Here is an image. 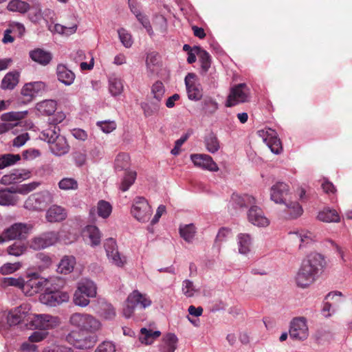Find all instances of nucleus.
Listing matches in <instances>:
<instances>
[{"label":"nucleus","mask_w":352,"mask_h":352,"mask_svg":"<svg viewBox=\"0 0 352 352\" xmlns=\"http://www.w3.org/2000/svg\"><path fill=\"white\" fill-rule=\"evenodd\" d=\"M324 266L323 256L318 253H311L303 260L299 268L295 280L296 285L305 288L312 284L318 274Z\"/></svg>","instance_id":"f257e3e1"},{"label":"nucleus","mask_w":352,"mask_h":352,"mask_svg":"<svg viewBox=\"0 0 352 352\" xmlns=\"http://www.w3.org/2000/svg\"><path fill=\"white\" fill-rule=\"evenodd\" d=\"M62 280L55 281L53 286L50 285L46 287L45 292L40 296V301L47 306L56 307L63 302H67L69 296L67 292L60 290L61 287L59 283Z\"/></svg>","instance_id":"f03ea898"},{"label":"nucleus","mask_w":352,"mask_h":352,"mask_svg":"<svg viewBox=\"0 0 352 352\" xmlns=\"http://www.w3.org/2000/svg\"><path fill=\"white\" fill-rule=\"evenodd\" d=\"M152 300L146 294H142L138 290L133 291L127 297L123 308V314L125 318H130L136 307L146 309L150 307Z\"/></svg>","instance_id":"7ed1b4c3"},{"label":"nucleus","mask_w":352,"mask_h":352,"mask_svg":"<svg viewBox=\"0 0 352 352\" xmlns=\"http://www.w3.org/2000/svg\"><path fill=\"white\" fill-rule=\"evenodd\" d=\"M70 324L82 331L94 333L100 327V322L88 314L74 313L69 318Z\"/></svg>","instance_id":"20e7f679"},{"label":"nucleus","mask_w":352,"mask_h":352,"mask_svg":"<svg viewBox=\"0 0 352 352\" xmlns=\"http://www.w3.org/2000/svg\"><path fill=\"white\" fill-rule=\"evenodd\" d=\"M55 281H59L57 278H40L34 275L25 281L24 294L26 296H33L41 291L45 290L50 285L53 286Z\"/></svg>","instance_id":"39448f33"},{"label":"nucleus","mask_w":352,"mask_h":352,"mask_svg":"<svg viewBox=\"0 0 352 352\" xmlns=\"http://www.w3.org/2000/svg\"><path fill=\"white\" fill-rule=\"evenodd\" d=\"M131 214L138 221L147 222L152 214V209L147 200L143 197L134 199L131 207Z\"/></svg>","instance_id":"423d86ee"},{"label":"nucleus","mask_w":352,"mask_h":352,"mask_svg":"<svg viewBox=\"0 0 352 352\" xmlns=\"http://www.w3.org/2000/svg\"><path fill=\"white\" fill-rule=\"evenodd\" d=\"M58 240V233L54 231L43 232L28 241V246L34 250H40L54 245Z\"/></svg>","instance_id":"0eeeda50"},{"label":"nucleus","mask_w":352,"mask_h":352,"mask_svg":"<svg viewBox=\"0 0 352 352\" xmlns=\"http://www.w3.org/2000/svg\"><path fill=\"white\" fill-rule=\"evenodd\" d=\"M52 201V195L42 191L31 195L25 201V208L32 210H41Z\"/></svg>","instance_id":"6e6552de"},{"label":"nucleus","mask_w":352,"mask_h":352,"mask_svg":"<svg viewBox=\"0 0 352 352\" xmlns=\"http://www.w3.org/2000/svg\"><path fill=\"white\" fill-rule=\"evenodd\" d=\"M65 116L63 113H58L50 119V126L44 130H43L39 133V139L47 142L49 145L52 144L53 141L60 135L59 128L56 126L58 124L60 123Z\"/></svg>","instance_id":"1a4fd4ad"},{"label":"nucleus","mask_w":352,"mask_h":352,"mask_svg":"<svg viewBox=\"0 0 352 352\" xmlns=\"http://www.w3.org/2000/svg\"><path fill=\"white\" fill-rule=\"evenodd\" d=\"M29 320L31 327L41 330L52 329L58 326L59 323L57 317L47 314H34L32 318H27V321Z\"/></svg>","instance_id":"9d476101"},{"label":"nucleus","mask_w":352,"mask_h":352,"mask_svg":"<svg viewBox=\"0 0 352 352\" xmlns=\"http://www.w3.org/2000/svg\"><path fill=\"white\" fill-rule=\"evenodd\" d=\"M104 247L109 262L117 267H122L126 260L125 256H121L118 252L116 241L112 238L106 239Z\"/></svg>","instance_id":"9b49d317"},{"label":"nucleus","mask_w":352,"mask_h":352,"mask_svg":"<svg viewBox=\"0 0 352 352\" xmlns=\"http://www.w3.org/2000/svg\"><path fill=\"white\" fill-rule=\"evenodd\" d=\"M308 336L309 329L306 318L304 317L294 318L290 324V338L296 340H304L308 338Z\"/></svg>","instance_id":"f8f14e48"},{"label":"nucleus","mask_w":352,"mask_h":352,"mask_svg":"<svg viewBox=\"0 0 352 352\" xmlns=\"http://www.w3.org/2000/svg\"><path fill=\"white\" fill-rule=\"evenodd\" d=\"M248 96L249 89L246 84H239L231 89L226 105L227 107H233L239 103L245 102L248 101Z\"/></svg>","instance_id":"ddd939ff"},{"label":"nucleus","mask_w":352,"mask_h":352,"mask_svg":"<svg viewBox=\"0 0 352 352\" xmlns=\"http://www.w3.org/2000/svg\"><path fill=\"white\" fill-rule=\"evenodd\" d=\"M30 307L28 304H23L9 311L7 315V324L9 327L15 326L30 318Z\"/></svg>","instance_id":"4468645a"},{"label":"nucleus","mask_w":352,"mask_h":352,"mask_svg":"<svg viewBox=\"0 0 352 352\" xmlns=\"http://www.w3.org/2000/svg\"><path fill=\"white\" fill-rule=\"evenodd\" d=\"M258 133L273 153L279 154L281 153L283 150L282 144L274 130L267 129L266 131H258Z\"/></svg>","instance_id":"2eb2a0df"},{"label":"nucleus","mask_w":352,"mask_h":352,"mask_svg":"<svg viewBox=\"0 0 352 352\" xmlns=\"http://www.w3.org/2000/svg\"><path fill=\"white\" fill-rule=\"evenodd\" d=\"M197 76L194 73H188L184 79L188 98L190 100L198 101L202 97V89L196 82Z\"/></svg>","instance_id":"dca6fc26"},{"label":"nucleus","mask_w":352,"mask_h":352,"mask_svg":"<svg viewBox=\"0 0 352 352\" xmlns=\"http://www.w3.org/2000/svg\"><path fill=\"white\" fill-rule=\"evenodd\" d=\"M289 192V186L281 182H276L270 189L271 200L276 204H284Z\"/></svg>","instance_id":"f3484780"},{"label":"nucleus","mask_w":352,"mask_h":352,"mask_svg":"<svg viewBox=\"0 0 352 352\" xmlns=\"http://www.w3.org/2000/svg\"><path fill=\"white\" fill-rule=\"evenodd\" d=\"M190 160L195 166L212 172L219 170L217 164L214 162L211 156L206 154H192Z\"/></svg>","instance_id":"a211bd4d"},{"label":"nucleus","mask_w":352,"mask_h":352,"mask_svg":"<svg viewBox=\"0 0 352 352\" xmlns=\"http://www.w3.org/2000/svg\"><path fill=\"white\" fill-rule=\"evenodd\" d=\"M248 219L250 223L257 227H266L270 224L269 219L265 216L261 208L252 204L248 211Z\"/></svg>","instance_id":"6ab92c4d"},{"label":"nucleus","mask_w":352,"mask_h":352,"mask_svg":"<svg viewBox=\"0 0 352 352\" xmlns=\"http://www.w3.org/2000/svg\"><path fill=\"white\" fill-rule=\"evenodd\" d=\"M256 199L250 195L233 193L229 203V207L236 211L245 208H250L252 204H256Z\"/></svg>","instance_id":"aec40b11"},{"label":"nucleus","mask_w":352,"mask_h":352,"mask_svg":"<svg viewBox=\"0 0 352 352\" xmlns=\"http://www.w3.org/2000/svg\"><path fill=\"white\" fill-rule=\"evenodd\" d=\"M28 228L25 223H16L6 229L3 235L7 240H14L26 237Z\"/></svg>","instance_id":"412c9836"},{"label":"nucleus","mask_w":352,"mask_h":352,"mask_svg":"<svg viewBox=\"0 0 352 352\" xmlns=\"http://www.w3.org/2000/svg\"><path fill=\"white\" fill-rule=\"evenodd\" d=\"M45 88V85L41 81L26 83L21 89V94L26 98L25 102H30L41 91Z\"/></svg>","instance_id":"4be33fe9"},{"label":"nucleus","mask_w":352,"mask_h":352,"mask_svg":"<svg viewBox=\"0 0 352 352\" xmlns=\"http://www.w3.org/2000/svg\"><path fill=\"white\" fill-rule=\"evenodd\" d=\"M69 145L66 138L59 135L57 138L54 140L50 144V151L56 156H62L67 154L69 151Z\"/></svg>","instance_id":"5701e85b"},{"label":"nucleus","mask_w":352,"mask_h":352,"mask_svg":"<svg viewBox=\"0 0 352 352\" xmlns=\"http://www.w3.org/2000/svg\"><path fill=\"white\" fill-rule=\"evenodd\" d=\"M67 217L65 209L61 206L54 205L46 212L45 218L48 222L55 223L65 220Z\"/></svg>","instance_id":"b1692460"},{"label":"nucleus","mask_w":352,"mask_h":352,"mask_svg":"<svg viewBox=\"0 0 352 352\" xmlns=\"http://www.w3.org/2000/svg\"><path fill=\"white\" fill-rule=\"evenodd\" d=\"M56 74L58 80L67 86L71 85L75 80L74 73L64 65H58Z\"/></svg>","instance_id":"393cba45"},{"label":"nucleus","mask_w":352,"mask_h":352,"mask_svg":"<svg viewBox=\"0 0 352 352\" xmlns=\"http://www.w3.org/2000/svg\"><path fill=\"white\" fill-rule=\"evenodd\" d=\"M31 59L42 65H47L50 63L52 56L50 52L41 48H36L30 52Z\"/></svg>","instance_id":"a878e982"},{"label":"nucleus","mask_w":352,"mask_h":352,"mask_svg":"<svg viewBox=\"0 0 352 352\" xmlns=\"http://www.w3.org/2000/svg\"><path fill=\"white\" fill-rule=\"evenodd\" d=\"M76 289L87 297L94 298L97 294L96 285L89 279H82L79 281Z\"/></svg>","instance_id":"bb28decb"},{"label":"nucleus","mask_w":352,"mask_h":352,"mask_svg":"<svg viewBox=\"0 0 352 352\" xmlns=\"http://www.w3.org/2000/svg\"><path fill=\"white\" fill-rule=\"evenodd\" d=\"M195 50L199 58L201 68L200 73L201 75H206L211 67L212 58L208 52L200 47H196Z\"/></svg>","instance_id":"cd10ccee"},{"label":"nucleus","mask_w":352,"mask_h":352,"mask_svg":"<svg viewBox=\"0 0 352 352\" xmlns=\"http://www.w3.org/2000/svg\"><path fill=\"white\" fill-rule=\"evenodd\" d=\"M18 197L14 195L12 186L0 189V205L4 206H14Z\"/></svg>","instance_id":"c85d7f7f"},{"label":"nucleus","mask_w":352,"mask_h":352,"mask_svg":"<svg viewBox=\"0 0 352 352\" xmlns=\"http://www.w3.org/2000/svg\"><path fill=\"white\" fill-rule=\"evenodd\" d=\"M178 338L175 334L168 333L164 336L160 346L161 352H175L177 349Z\"/></svg>","instance_id":"c756f323"},{"label":"nucleus","mask_w":352,"mask_h":352,"mask_svg":"<svg viewBox=\"0 0 352 352\" xmlns=\"http://www.w3.org/2000/svg\"><path fill=\"white\" fill-rule=\"evenodd\" d=\"M109 91L110 94L113 96H120L124 89L122 80L116 75H111L109 77Z\"/></svg>","instance_id":"7c9ffc66"},{"label":"nucleus","mask_w":352,"mask_h":352,"mask_svg":"<svg viewBox=\"0 0 352 352\" xmlns=\"http://www.w3.org/2000/svg\"><path fill=\"white\" fill-rule=\"evenodd\" d=\"M76 264V258L73 256H64L57 268V272L61 274H67L72 272Z\"/></svg>","instance_id":"2f4dec72"},{"label":"nucleus","mask_w":352,"mask_h":352,"mask_svg":"<svg viewBox=\"0 0 352 352\" xmlns=\"http://www.w3.org/2000/svg\"><path fill=\"white\" fill-rule=\"evenodd\" d=\"M19 74L16 72H10L5 75L1 80L2 89H13L19 82Z\"/></svg>","instance_id":"473e14b6"},{"label":"nucleus","mask_w":352,"mask_h":352,"mask_svg":"<svg viewBox=\"0 0 352 352\" xmlns=\"http://www.w3.org/2000/svg\"><path fill=\"white\" fill-rule=\"evenodd\" d=\"M36 108L41 114L51 116L56 110V102L53 100H45L37 103Z\"/></svg>","instance_id":"72a5a7b5"},{"label":"nucleus","mask_w":352,"mask_h":352,"mask_svg":"<svg viewBox=\"0 0 352 352\" xmlns=\"http://www.w3.org/2000/svg\"><path fill=\"white\" fill-rule=\"evenodd\" d=\"M239 252L241 254L247 255L250 251L252 244L250 235L241 233L237 236Z\"/></svg>","instance_id":"f704fd0d"},{"label":"nucleus","mask_w":352,"mask_h":352,"mask_svg":"<svg viewBox=\"0 0 352 352\" xmlns=\"http://www.w3.org/2000/svg\"><path fill=\"white\" fill-rule=\"evenodd\" d=\"M318 219L323 222H339L340 220L338 212L334 209L324 208L318 214Z\"/></svg>","instance_id":"c9c22d12"},{"label":"nucleus","mask_w":352,"mask_h":352,"mask_svg":"<svg viewBox=\"0 0 352 352\" xmlns=\"http://www.w3.org/2000/svg\"><path fill=\"white\" fill-rule=\"evenodd\" d=\"M7 9L10 12L25 14L30 10V5L22 0H11L7 6Z\"/></svg>","instance_id":"e433bc0d"},{"label":"nucleus","mask_w":352,"mask_h":352,"mask_svg":"<svg viewBox=\"0 0 352 352\" xmlns=\"http://www.w3.org/2000/svg\"><path fill=\"white\" fill-rule=\"evenodd\" d=\"M85 232L90 241L91 246H96L100 243L101 234L99 229L95 226H87L85 228Z\"/></svg>","instance_id":"4c0bfd02"},{"label":"nucleus","mask_w":352,"mask_h":352,"mask_svg":"<svg viewBox=\"0 0 352 352\" xmlns=\"http://www.w3.org/2000/svg\"><path fill=\"white\" fill-rule=\"evenodd\" d=\"M179 231L180 236L188 243L192 241L196 233L195 227L192 223L181 225Z\"/></svg>","instance_id":"58836bf2"},{"label":"nucleus","mask_w":352,"mask_h":352,"mask_svg":"<svg viewBox=\"0 0 352 352\" xmlns=\"http://www.w3.org/2000/svg\"><path fill=\"white\" fill-rule=\"evenodd\" d=\"M141 335L139 340L141 343L145 344H151L154 340L158 338L161 333L159 331H153L148 330L146 328H142L140 330Z\"/></svg>","instance_id":"ea45409f"},{"label":"nucleus","mask_w":352,"mask_h":352,"mask_svg":"<svg viewBox=\"0 0 352 352\" xmlns=\"http://www.w3.org/2000/svg\"><path fill=\"white\" fill-rule=\"evenodd\" d=\"M204 144L207 151L210 153H215L220 148L218 138L213 133H210L205 137Z\"/></svg>","instance_id":"a19ab883"},{"label":"nucleus","mask_w":352,"mask_h":352,"mask_svg":"<svg viewBox=\"0 0 352 352\" xmlns=\"http://www.w3.org/2000/svg\"><path fill=\"white\" fill-rule=\"evenodd\" d=\"M136 176L137 175L135 171L129 170L126 172L124 176L122 179L120 189L123 192L128 190L135 182Z\"/></svg>","instance_id":"79ce46f5"},{"label":"nucleus","mask_w":352,"mask_h":352,"mask_svg":"<svg viewBox=\"0 0 352 352\" xmlns=\"http://www.w3.org/2000/svg\"><path fill=\"white\" fill-rule=\"evenodd\" d=\"M28 250V245L21 241L14 242L8 247L7 252L9 255L20 256L23 255Z\"/></svg>","instance_id":"37998d69"},{"label":"nucleus","mask_w":352,"mask_h":352,"mask_svg":"<svg viewBox=\"0 0 352 352\" xmlns=\"http://www.w3.org/2000/svg\"><path fill=\"white\" fill-rule=\"evenodd\" d=\"M36 263L40 270H44L50 267L52 264V260L49 254L39 252L36 254Z\"/></svg>","instance_id":"c03bdc74"},{"label":"nucleus","mask_w":352,"mask_h":352,"mask_svg":"<svg viewBox=\"0 0 352 352\" xmlns=\"http://www.w3.org/2000/svg\"><path fill=\"white\" fill-rule=\"evenodd\" d=\"M130 157L127 153H120L115 160V169L116 170H126L129 166Z\"/></svg>","instance_id":"a18cd8bd"},{"label":"nucleus","mask_w":352,"mask_h":352,"mask_svg":"<svg viewBox=\"0 0 352 352\" xmlns=\"http://www.w3.org/2000/svg\"><path fill=\"white\" fill-rule=\"evenodd\" d=\"M165 94V87L164 84L160 81H156L151 87V94L153 98L157 102H160Z\"/></svg>","instance_id":"49530a36"},{"label":"nucleus","mask_w":352,"mask_h":352,"mask_svg":"<svg viewBox=\"0 0 352 352\" xmlns=\"http://www.w3.org/2000/svg\"><path fill=\"white\" fill-rule=\"evenodd\" d=\"M284 204L286 206L287 212L291 219H296L302 214V208L298 202H286Z\"/></svg>","instance_id":"de8ad7c7"},{"label":"nucleus","mask_w":352,"mask_h":352,"mask_svg":"<svg viewBox=\"0 0 352 352\" xmlns=\"http://www.w3.org/2000/svg\"><path fill=\"white\" fill-rule=\"evenodd\" d=\"M25 281L21 277L14 278V277H7L3 278L2 280V284L5 287L13 286L17 288H19L24 293L25 291Z\"/></svg>","instance_id":"09e8293b"},{"label":"nucleus","mask_w":352,"mask_h":352,"mask_svg":"<svg viewBox=\"0 0 352 352\" xmlns=\"http://www.w3.org/2000/svg\"><path fill=\"white\" fill-rule=\"evenodd\" d=\"M97 210L98 216L106 219L111 214L112 207L108 201L100 200L98 203Z\"/></svg>","instance_id":"8fccbe9b"},{"label":"nucleus","mask_w":352,"mask_h":352,"mask_svg":"<svg viewBox=\"0 0 352 352\" xmlns=\"http://www.w3.org/2000/svg\"><path fill=\"white\" fill-rule=\"evenodd\" d=\"M140 105L146 117L157 113L160 109V102H152L151 103L142 102Z\"/></svg>","instance_id":"3c124183"},{"label":"nucleus","mask_w":352,"mask_h":352,"mask_svg":"<svg viewBox=\"0 0 352 352\" xmlns=\"http://www.w3.org/2000/svg\"><path fill=\"white\" fill-rule=\"evenodd\" d=\"M118 33L122 44L126 48L131 47L133 43L131 34L124 28L119 29Z\"/></svg>","instance_id":"603ef678"},{"label":"nucleus","mask_w":352,"mask_h":352,"mask_svg":"<svg viewBox=\"0 0 352 352\" xmlns=\"http://www.w3.org/2000/svg\"><path fill=\"white\" fill-rule=\"evenodd\" d=\"M78 186L77 181L71 177L63 178L58 182V187L63 190H76Z\"/></svg>","instance_id":"864d4df0"},{"label":"nucleus","mask_w":352,"mask_h":352,"mask_svg":"<svg viewBox=\"0 0 352 352\" xmlns=\"http://www.w3.org/2000/svg\"><path fill=\"white\" fill-rule=\"evenodd\" d=\"M97 342V337L96 336H88L84 338L79 339V344H77L78 349H88L93 347Z\"/></svg>","instance_id":"5fc2aeb1"},{"label":"nucleus","mask_w":352,"mask_h":352,"mask_svg":"<svg viewBox=\"0 0 352 352\" xmlns=\"http://www.w3.org/2000/svg\"><path fill=\"white\" fill-rule=\"evenodd\" d=\"M89 298L76 289L74 294L73 302L77 306L85 307L89 304Z\"/></svg>","instance_id":"6e6d98bb"},{"label":"nucleus","mask_w":352,"mask_h":352,"mask_svg":"<svg viewBox=\"0 0 352 352\" xmlns=\"http://www.w3.org/2000/svg\"><path fill=\"white\" fill-rule=\"evenodd\" d=\"M202 109L206 113L212 114L218 109L217 102L211 98H206L202 102Z\"/></svg>","instance_id":"4d7b16f0"},{"label":"nucleus","mask_w":352,"mask_h":352,"mask_svg":"<svg viewBox=\"0 0 352 352\" xmlns=\"http://www.w3.org/2000/svg\"><path fill=\"white\" fill-rule=\"evenodd\" d=\"M72 157L76 166L81 167L86 162L87 151L85 149L75 151L72 153Z\"/></svg>","instance_id":"13d9d810"},{"label":"nucleus","mask_w":352,"mask_h":352,"mask_svg":"<svg viewBox=\"0 0 352 352\" xmlns=\"http://www.w3.org/2000/svg\"><path fill=\"white\" fill-rule=\"evenodd\" d=\"M26 114V111L9 112L2 116V120L5 121H14L16 123L13 125H17V122L23 119Z\"/></svg>","instance_id":"bf43d9fd"},{"label":"nucleus","mask_w":352,"mask_h":352,"mask_svg":"<svg viewBox=\"0 0 352 352\" xmlns=\"http://www.w3.org/2000/svg\"><path fill=\"white\" fill-rule=\"evenodd\" d=\"M16 183L30 177V171L25 169H14L11 172Z\"/></svg>","instance_id":"052dcab7"},{"label":"nucleus","mask_w":352,"mask_h":352,"mask_svg":"<svg viewBox=\"0 0 352 352\" xmlns=\"http://www.w3.org/2000/svg\"><path fill=\"white\" fill-rule=\"evenodd\" d=\"M21 266L20 263H7L0 267V273L3 275L10 274L17 271Z\"/></svg>","instance_id":"680f3d73"},{"label":"nucleus","mask_w":352,"mask_h":352,"mask_svg":"<svg viewBox=\"0 0 352 352\" xmlns=\"http://www.w3.org/2000/svg\"><path fill=\"white\" fill-rule=\"evenodd\" d=\"M96 125L105 133H109L116 129V123L114 121H98Z\"/></svg>","instance_id":"e2e57ef3"},{"label":"nucleus","mask_w":352,"mask_h":352,"mask_svg":"<svg viewBox=\"0 0 352 352\" xmlns=\"http://www.w3.org/2000/svg\"><path fill=\"white\" fill-rule=\"evenodd\" d=\"M196 292L192 281L184 280L182 283V292L187 297H192Z\"/></svg>","instance_id":"0e129e2a"},{"label":"nucleus","mask_w":352,"mask_h":352,"mask_svg":"<svg viewBox=\"0 0 352 352\" xmlns=\"http://www.w3.org/2000/svg\"><path fill=\"white\" fill-rule=\"evenodd\" d=\"M160 63V55L155 52H152L147 54L146 64L148 69L153 70L152 67L157 66Z\"/></svg>","instance_id":"69168bd1"},{"label":"nucleus","mask_w":352,"mask_h":352,"mask_svg":"<svg viewBox=\"0 0 352 352\" xmlns=\"http://www.w3.org/2000/svg\"><path fill=\"white\" fill-rule=\"evenodd\" d=\"M94 352H116V345L111 341H104L100 343Z\"/></svg>","instance_id":"338daca9"},{"label":"nucleus","mask_w":352,"mask_h":352,"mask_svg":"<svg viewBox=\"0 0 352 352\" xmlns=\"http://www.w3.org/2000/svg\"><path fill=\"white\" fill-rule=\"evenodd\" d=\"M29 19L34 23H38L44 16L41 8L34 7L28 14Z\"/></svg>","instance_id":"774afa93"}]
</instances>
